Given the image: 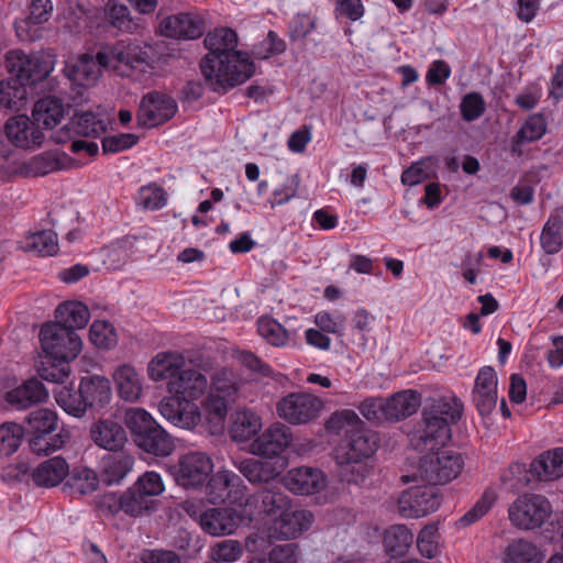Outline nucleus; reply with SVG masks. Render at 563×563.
Returning <instances> with one entry per match:
<instances>
[{"label":"nucleus","instance_id":"f257e3e1","mask_svg":"<svg viewBox=\"0 0 563 563\" xmlns=\"http://www.w3.org/2000/svg\"><path fill=\"white\" fill-rule=\"evenodd\" d=\"M203 43L209 53L201 59L200 69L211 90L227 92L254 75L255 65L249 54L235 49L234 30L216 29L206 35Z\"/></svg>","mask_w":563,"mask_h":563},{"label":"nucleus","instance_id":"f03ea898","mask_svg":"<svg viewBox=\"0 0 563 563\" xmlns=\"http://www.w3.org/2000/svg\"><path fill=\"white\" fill-rule=\"evenodd\" d=\"M330 432L344 431L345 437L334 451L339 465V477L347 484H361L368 474L363 463L378 448L377 434L368 429L355 411L345 409L335 411L325 423Z\"/></svg>","mask_w":563,"mask_h":563},{"label":"nucleus","instance_id":"7ed1b4c3","mask_svg":"<svg viewBox=\"0 0 563 563\" xmlns=\"http://www.w3.org/2000/svg\"><path fill=\"white\" fill-rule=\"evenodd\" d=\"M462 402L455 398L429 399L410 435V445L421 453L442 448L451 439V424L461 419Z\"/></svg>","mask_w":563,"mask_h":563},{"label":"nucleus","instance_id":"20e7f679","mask_svg":"<svg viewBox=\"0 0 563 563\" xmlns=\"http://www.w3.org/2000/svg\"><path fill=\"white\" fill-rule=\"evenodd\" d=\"M23 431L30 435L29 448L37 455H48L62 449L68 440L67 434L58 431L57 413L48 408L31 411L23 420Z\"/></svg>","mask_w":563,"mask_h":563},{"label":"nucleus","instance_id":"39448f33","mask_svg":"<svg viewBox=\"0 0 563 563\" xmlns=\"http://www.w3.org/2000/svg\"><path fill=\"white\" fill-rule=\"evenodd\" d=\"M124 421L135 444L146 453L168 456L174 451L172 437L142 408L125 411Z\"/></svg>","mask_w":563,"mask_h":563},{"label":"nucleus","instance_id":"423d86ee","mask_svg":"<svg viewBox=\"0 0 563 563\" xmlns=\"http://www.w3.org/2000/svg\"><path fill=\"white\" fill-rule=\"evenodd\" d=\"M313 522V515L308 510L288 508L278 517L273 518L263 531L253 532L246 538V547L251 551H264L273 540H290L307 531Z\"/></svg>","mask_w":563,"mask_h":563},{"label":"nucleus","instance_id":"0eeeda50","mask_svg":"<svg viewBox=\"0 0 563 563\" xmlns=\"http://www.w3.org/2000/svg\"><path fill=\"white\" fill-rule=\"evenodd\" d=\"M150 47L137 40H121L106 44L98 51V57L104 68H112L121 76H131L139 69L145 71L151 67Z\"/></svg>","mask_w":563,"mask_h":563},{"label":"nucleus","instance_id":"6e6552de","mask_svg":"<svg viewBox=\"0 0 563 563\" xmlns=\"http://www.w3.org/2000/svg\"><path fill=\"white\" fill-rule=\"evenodd\" d=\"M420 457L415 477L438 487L456 478L462 472L464 460L457 452L451 450L424 451Z\"/></svg>","mask_w":563,"mask_h":563},{"label":"nucleus","instance_id":"1a4fd4ad","mask_svg":"<svg viewBox=\"0 0 563 563\" xmlns=\"http://www.w3.org/2000/svg\"><path fill=\"white\" fill-rule=\"evenodd\" d=\"M40 341L45 358L69 363L81 351V340L73 331L59 323H45L40 331Z\"/></svg>","mask_w":563,"mask_h":563},{"label":"nucleus","instance_id":"9d476101","mask_svg":"<svg viewBox=\"0 0 563 563\" xmlns=\"http://www.w3.org/2000/svg\"><path fill=\"white\" fill-rule=\"evenodd\" d=\"M5 67L14 79H20L26 87L45 79L54 68L51 56L36 52L10 51L5 55Z\"/></svg>","mask_w":563,"mask_h":563},{"label":"nucleus","instance_id":"9b49d317","mask_svg":"<svg viewBox=\"0 0 563 563\" xmlns=\"http://www.w3.org/2000/svg\"><path fill=\"white\" fill-rule=\"evenodd\" d=\"M509 519L514 526L525 530L540 528L552 514L550 501L542 495L525 494L509 507Z\"/></svg>","mask_w":563,"mask_h":563},{"label":"nucleus","instance_id":"f8f14e48","mask_svg":"<svg viewBox=\"0 0 563 563\" xmlns=\"http://www.w3.org/2000/svg\"><path fill=\"white\" fill-rule=\"evenodd\" d=\"M440 489L420 485L404 490L398 498V512L404 518H421L434 512L441 505Z\"/></svg>","mask_w":563,"mask_h":563},{"label":"nucleus","instance_id":"ddd939ff","mask_svg":"<svg viewBox=\"0 0 563 563\" xmlns=\"http://www.w3.org/2000/svg\"><path fill=\"white\" fill-rule=\"evenodd\" d=\"M213 471V463L203 452H189L183 455L172 468L177 485L184 488H197L206 484Z\"/></svg>","mask_w":563,"mask_h":563},{"label":"nucleus","instance_id":"4468645a","mask_svg":"<svg viewBox=\"0 0 563 563\" xmlns=\"http://www.w3.org/2000/svg\"><path fill=\"white\" fill-rule=\"evenodd\" d=\"M177 111L175 99L166 93L151 91L140 103L137 123L144 128H154L170 120Z\"/></svg>","mask_w":563,"mask_h":563},{"label":"nucleus","instance_id":"2eb2a0df","mask_svg":"<svg viewBox=\"0 0 563 563\" xmlns=\"http://www.w3.org/2000/svg\"><path fill=\"white\" fill-rule=\"evenodd\" d=\"M322 407V401L307 393H291L277 404L278 415L291 424L306 423L313 419Z\"/></svg>","mask_w":563,"mask_h":563},{"label":"nucleus","instance_id":"dca6fc26","mask_svg":"<svg viewBox=\"0 0 563 563\" xmlns=\"http://www.w3.org/2000/svg\"><path fill=\"white\" fill-rule=\"evenodd\" d=\"M292 440L289 427L276 422L268 427L252 443V452L255 455L271 461H285L282 454L287 450Z\"/></svg>","mask_w":563,"mask_h":563},{"label":"nucleus","instance_id":"f3484780","mask_svg":"<svg viewBox=\"0 0 563 563\" xmlns=\"http://www.w3.org/2000/svg\"><path fill=\"white\" fill-rule=\"evenodd\" d=\"M498 378L492 366L482 367L475 378L472 400L482 417L489 416L497 406Z\"/></svg>","mask_w":563,"mask_h":563},{"label":"nucleus","instance_id":"a211bd4d","mask_svg":"<svg viewBox=\"0 0 563 563\" xmlns=\"http://www.w3.org/2000/svg\"><path fill=\"white\" fill-rule=\"evenodd\" d=\"M4 133L12 145L24 150L38 147L44 141L41 129L26 115L10 118L4 125Z\"/></svg>","mask_w":563,"mask_h":563},{"label":"nucleus","instance_id":"6ab92c4d","mask_svg":"<svg viewBox=\"0 0 563 563\" xmlns=\"http://www.w3.org/2000/svg\"><path fill=\"white\" fill-rule=\"evenodd\" d=\"M158 409L166 420L184 429L194 428L201 419L198 406L178 395L163 399Z\"/></svg>","mask_w":563,"mask_h":563},{"label":"nucleus","instance_id":"aec40b11","mask_svg":"<svg viewBox=\"0 0 563 563\" xmlns=\"http://www.w3.org/2000/svg\"><path fill=\"white\" fill-rule=\"evenodd\" d=\"M161 32L164 36L177 40H195L203 33L202 19L192 13H178L162 20Z\"/></svg>","mask_w":563,"mask_h":563},{"label":"nucleus","instance_id":"412c9836","mask_svg":"<svg viewBox=\"0 0 563 563\" xmlns=\"http://www.w3.org/2000/svg\"><path fill=\"white\" fill-rule=\"evenodd\" d=\"M284 482L286 488L297 495H312L327 485L325 475L320 470L309 466L288 471Z\"/></svg>","mask_w":563,"mask_h":563},{"label":"nucleus","instance_id":"4be33fe9","mask_svg":"<svg viewBox=\"0 0 563 563\" xmlns=\"http://www.w3.org/2000/svg\"><path fill=\"white\" fill-rule=\"evenodd\" d=\"M234 465L250 483L262 484L275 479L283 472L285 461L247 457L234 462Z\"/></svg>","mask_w":563,"mask_h":563},{"label":"nucleus","instance_id":"5701e85b","mask_svg":"<svg viewBox=\"0 0 563 563\" xmlns=\"http://www.w3.org/2000/svg\"><path fill=\"white\" fill-rule=\"evenodd\" d=\"M89 433L92 442L98 448L108 452L123 449L128 441L124 428L111 419H103L92 423Z\"/></svg>","mask_w":563,"mask_h":563},{"label":"nucleus","instance_id":"b1692460","mask_svg":"<svg viewBox=\"0 0 563 563\" xmlns=\"http://www.w3.org/2000/svg\"><path fill=\"white\" fill-rule=\"evenodd\" d=\"M48 391L37 378H30L5 393V401L16 410L46 401Z\"/></svg>","mask_w":563,"mask_h":563},{"label":"nucleus","instance_id":"393cba45","mask_svg":"<svg viewBox=\"0 0 563 563\" xmlns=\"http://www.w3.org/2000/svg\"><path fill=\"white\" fill-rule=\"evenodd\" d=\"M134 457L123 449L104 454L100 460L101 477L108 485L119 484L133 468Z\"/></svg>","mask_w":563,"mask_h":563},{"label":"nucleus","instance_id":"a878e982","mask_svg":"<svg viewBox=\"0 0 563 563\" xmlns=\"http://www.w3.org/2000/svg\"><path fill=\"white\" fill-rule=\"evenodd\" d=\"M207 387V377L192 368L183 367L176 379L168 382L170 393L192 402L205 394Z\"/></svg>","mask_w":563,"mask_h":563},{"label":"nucleus","instance_id":"bb28decb","mask_svg":"<svg viewBox=\"0 0 563 563\" xmlns=\"http://www.w3.org/2000/svg\"><path fill=\"white\" fill-rule=\"evenodd\" d=\"M241 522L233 508H210L201 516V528L212 536L231 534Z\"/></svg>","mask_w":563,"mask_h":563},{"label":"nucleus","instance_id":"cd10ccee","mask_svg":"<svg viewBox=\"0 0 563 563\" xmlns=\"http://www.w3.org/2000/svg\"><path fill=\"white\" fill-rule=\"evenodd\" d=\"M529 473L538 481H554L563 476V448L541 453L536 457L529 468Z\"/></svg>","mask_w":563,"mask_h":563},{"label":"nucleus","instance_id":"c85d7f7f","mask_svg":"<svg viewBox=\"0 0 563 563\" xmlns=\"http://www.w3.org/2000/svg\"><path fill=\"white\" fill-rule=\"evenodd\" d=\"M80 387L88 409L99 410L106 407L112 398L110 380L103 376L82 377Z\"/></svg>","mask_w":563,"mask_h":563},{"label":"nucleus","instance_id":"c756f323","mask_svg":"<svg viewBox=\"0 0 563 563\" xmlns=\"http://www.w3.org/2000/svg\"><path fill=\"white\" fill-rule=\"evenodd\" d=\"M101 68L104 67L99 60L98 53L96 56L84 54L67 67V77L80 87H90L100 77Z\"/></svg>","mask_w":563,"mask_h":563},{"label":"nucleus","instance_id":"7c9ffc66","mask_svg":"<svg viewBox=\"0 0 563 563\" xmlns=\"http://www.w3.org/2000/svg\"><path fill=\"white\" fill-rule=\"evenodd\" d=\"M540 246L547 255L563 249V206L550 213L540 233Z\"/></svg>","mask_w":563,"mask_h":563},{"label":"nucleus","instance_id":"2f4dec72","mask_svg":"<svg viewBox=\"0 0 563 563\" xmlns=\"http://www.w3.org/2000/svg\"><path fill=\"white\" fill-rule=\"evenodd\" d=\"M261 428V418L251 409H238L231 415L229 433L235 442L249 441Z\"/></svg>","mask_w":563,"mask_h":563},{"label":"nucleus","instance_id":"473e14b6","mask_svg":"<svg viewBox=\"0 0 563 563\" xmlns=\"http://www.w3.org/2000/svg\"><path fill=\"white\" fill-rule=\"evenodd\" d=\"M249 506H253L257 515L278 517L289 506L288 497L280 490L262 489L253 494L247 501Z\"/></svg>","mask_w":563,"mask_h":563},{"label":"nucleus","instance_id":"72a5a7b5","mask_svg":"<svg viewBox=\"0 0 563 563\" xmlns=\"http://www.w3.org/2000/svg\"><path fill=\"white\" fill-rule=\"evenodd\" d=\"M386 421H400L417 411L420 396L413 390H402L385 399Z\"/></svg>","mask_w":563,"mask_h":563},{"label":"nucleus","instance_id":"f704fd0d","mask_svg":"<svg viewBox=\"0 0 563 563\" xmlns=\"http://www.w3.org/2000/svg\"><path fill=\"white\" fill-rule=\"evenodd\" d=\"M185 367V357L178 353H158L148 364V376L155 380L176 379Z\"/></svg>","mask_w":563,"mask_h":563},{"label":"nucleus","instance_id":"c9c22d12","mask_svg":"<svg viewBox=\"0 0 563 563\" xmlns=\"http://www.w3.org/2000/svg\"><path fill=\"white\" fill-rule=\"evenodd\" d=\"M69 474V465L65 459L55 456L41 463L32 473L37 486L53 487Z\"/></svg>","mask_w":563,"mask_h":563},{"label":"nucleus","instance_id":"e433bc0d","mask_svg":"<svg viewBox=\"0 0 563 563\" xmlns=\"http://www.w3.org/2000/svg\"><path fill=\"white\" fill-rule=\"evenodd\" d=\"M64 104L56 97L47 96L37 100L33 107L32 118L35 124L44 129L55 128L64 118Z\"/></svg>","mask_w":563,"mask_h":563},{"label":"nucleus","instance_id":"4c0bfd02","mask_svg":"<svg viewBox=\"0 0 563 563\" xmlns=\"http://www.w3.org/2000/svg\"><path fill=\"white\" fill-rule=\"evenodd\" d=\"M241 477L232 471L221 470L213 474L207 485V498L216 505L229 499L231 489L240 486Z\"/></svg>","mask_w":563,"mask_h":563},{"label":"nucleus","instance_id":"58836bf2","mask_svg":"<svg viewBox=\"0 0 563 563\" xmlns=\"http://www.w3.org/2000/svg\"><path fill=\"white\" fill-rule=\"evenodd\" d=\"M89 309L80 301H66L57 306L55 310L56 321L67 329H84L89 321Z\"/></svg>","mask_w":563,"mask_h":563},{"label":"nucleus","instance_id":"ea45409f","mask_svg":"<svg viewBox=\"0 0 563 563\" xmlns=\"http://www.w3.org/2000/svg\"><path fill=\"white\" fill-rule=\"evenodd\" d=\"M547 131V122L542 114L530 115L519 131L511 137L510 150L514 154L521 155V145L540 140Z\"/></svg>","mask_w":563,"mask_h":563},{"label":"nucleus","instance_id":"a19ab883","mask_svg":"<svg viewBox=\"0 0 563 563\" xmlns=\"http://www.w3.org/2000/svg\"><path fill=\"white\" fill-rule=\"evenodd\" d=\"M119 396L126 401H136L142 394L140 374L129 365L120 366L114 373Z\"/></svg>","mask_w":563,"mask_h":563},{"label":"nucleus","instance_id":"79ce46f5","mask_svg":"<svg viewBox=\"0 0 563 563\" xmlns=\"http://www.w3.org/2000/svg\"><path fill=\"white\" fill-rule=\"evenodd\" d=\"M155 501L147 500L133 486L126 492L114 497V511H123L124 514L139 517L154 509Z\"/></svg>","mask_w":563,"mask_h":563},{"label":"nucleus","instance_id":"37998d69","mask_svg":"<svg viewBox=\"0 0 563 563\" xmlns=\"http://www.w3.org/2000/svg\"><path fill=\"white\" fill-rule=\"evenodd\" d=\"M412 541L413 534L405 525L391 526L384 536L386 552L393 558L405 555Z\"/></svg>","mask_w":563,"mask_h":563},{"label":"nucleus","instance_id":"c03bdc74","mask_svg":"<svg viewBox=\"0 0 563 563\" xmlns=\"http://www.w3.org/2000/svg\"><path fill=\"white\" fill-rule=\"evenodd\" d=\"M27 89L20 79L10 78L0 82V107L20 111L24 107Z\"/></svg>","mask_w":563,"mask_h":563},{"label":"nucleus","instance_id":"a18cd8bd","mask_svg":"<svg viewBox=\"0 0 563 563\" xmlns=\"http://www.w3.org/2000/svg\"><path fill=\"white\" fill-rule=\"evenodd\" d=\"M70 125L74 132L81 136L99 137L107 130L104 120L91 111L76 112Z\"/></svg>","mask_w":563,"mask_h":563},{"label":"nucleus","instance_id":"49530a36","mask_svg":"<svg viewBox=\"0 0 563 563\" xmlns=\"http://www.w3.org/2000/svg\"><path fill=\"white\" fill-rule=\"evenodd\" d=\"M56 402L70 416L81 417L88 410L81 387L78 389L66 386L53 390Z\"/></svg>","mask_w":563,"mask_h":563},{"label":"nucleus","instance_id":"de8ad7c7","mask_svg":"<svg viewBox=\"0 0 563 563\" xmlns=\"http://www.w3.org/2000/svg\"><path fill=\"white\" fill-rule=\"evenodd\" d=\"M66 486L74 494L88 495L98 488L99 477L91 468L86 466L74 467L71 472L69 471Z\"/></svg>","mask_w":563,"mask_h":563},{"label":"nucleus","instance_id":"09e8293b","mask_svg":"<svg viewBox=\"0 0 563 563\" xmlns=\"http://www.w3.org/2000/svg\"><path fill=\"white\" fill-rule=\"evenodd\" d=\"M539 551L534 544L518 539L512 541L505 551L504 563H539Z\"/></svg>","mask_w":563,"mask_h":563},{"label":"nucleus","instance_id":"8fccbe9b","mask_svg":"<svg viewBox=\"0 0 563 563\" xmlns=\"http://www.w3.org/2000/svg\"><path fill=\"white\" fill-rule=\"evenodd\" d=\"M231 402V400L223 398V396L209 393L205 401V411L207 420L212 424V433H217L223 429L224 419Z\"/></svg>","mask_w":563,"mask_h":563},{"label":"nucleus","instance_id":"3c124183","mask_svg":"<svg viewBox=\"0 0 563 563\" xmlns=\"http://www.w3.org/2000/svg\"><path fill=\"white\" fill-rule=\"evenodd\" d=\"M25 249L43 256L55 255L58 251L57 234L52 230L34 232L26 238Z\"/></svg>","mask_w":563,"mask_h":563},{"label":"nucleus","instance_id":"603ef678","mask_svg":"<svg viewBox=\"0 0 563 563\" xmlns=\"http://www.w3.org/2000/svg\"><path fill=\"white\" fill-rule=\"evenodd\" d=\"M106 15L111 26L121 32L132 33L137 27V24L131 16L129 8L115 0H110L108 2Z\"/></svg>","mask_w":563,"mask_h":563},{"label":"nucleus","instance_id":"864d4df0","mask_svg":"<svg viewBox=\"0 0 563 563\" xmlns=\"http://www.w3.org/2000/svg\"><path fill=\"white\" fill-rule=\"evenodd\" d=\"M23 428L14 422L0 426V456H10L18 451L23 439Z\"/></svg>","mask_w":563,"mask_h":563},{"label":"nucleus","instance_id":"5fc2aeb1","mask_svg":"<svg viewBox=\"0 0 563 563\" xmlns=\"http://www.w3.org/2000/svg\"><path fill=\"white\" fill-rule=\"evenodd\" d=\"M260 335L274 346H284L289 339L287 330L276 320L262 317L257 321Z\"/></svg>","mask_w":563,"mask_h":563},{"label":"nucleus","instance_id":"6e6d98bb","mask_svg":"<svg viewBox=\"0 0 563 563\" xmlns=\"http://www.w3.org/2000/svg\"><path fill=\"white\" fill-rule=\"evenodd\" d=\"M89 338L93 345L104 350H110L118 343L115 329L107 321H95L90 325Z\"/></svg>","mask_w":563,"mask_h":563},{"label":"nucleus","instance_id":"4d7b16f0","mask_svg":"<svg viewBox=\"0 0 563 563\" xmlns=\"http://www.w3.org/2000/svg\"><path fill=\"white\" fill-rule=\"evenodd\" d=\"M238 393L239 383L234 374L227 368L217 372L212 380L210 394H218V396H223V398L234 401Z\"/></svg>","mask_w":563,"mask_h":563},{"label":"nucleus","instance_id":"13d9d810","mask_svg":"<svg viewBox=\"0 0 563 563\" xmlns=\"http://www.w3.org/2000/svg\"><path fill=\"white\" fill-rule=\"evenodd\" d=\"M439 540L438 526L434 523L424 526L417 537L419 553L428 559L435 558L439 554Z\"/></svg>","mask_w":563,"mask_h":563},{"label":"nucleus","instance_id":"bf43d9fd","mask_svg":"<svg viewBox=\"0 0 563 563\" xmlns=\"http://www.w3.org/2000/svg\"><path fill=\"white\" fill-rule=\"evenodd\" d=\"M38 376L51 383L63 384L70 374L68 363L58 362L49 358L41 362L37 368Z\"/></svg>","mask_w":563,"mask_h":563},{"label":"nucleus","instance_id":"052dcab7","mask_svg":"<svg viewBox=\"0 0 563 563\" xmlns=\"http://www.w3.org/2000/svg\"><path fill=\"white\" fill-rule=\"evenodd\" d=\"M59 168L58 157L49 152L38 154L24 164L25 172L33 176H44Z\"/></svg>","mask_w":563,"mask_h":563},{"label":"nucleus","instance_id":"680f3d73","mask_svg":"<svg viewBox=\"0 0 563 563\" xmlns=\"http://www.w3.org/2000/svg\"><path fill=\"white\" fill-rule=\"evenodd\" d=\"M317 26V18L308 13H297L288 24L291 42L303 41Z\"/></svg>","mask_w":563,"mask_h":563},{"label":"nucleus","instance_id":"e2e57ef3","mask_svg":"<svg viewBox=\"0 0 563 563\" xmlns=\"http://www.w3.org/2000/svg\"><path fill=\"white\" fill-rule=\"evenodd\" d=\"M486 110V102L479 92L473 91L463 96L460 103L461 115L464 121L473 122L481 118Z\"/></svg>","mask_w":563,"mask_h":563},{"label":"nucleus","instance_id":"0e129e2a","mask_svg":"<svg viewBox=\"0 0 563 563\" xmlns=\"http://www.w3.org/2000/svg\"><path fill=\"white\" fill-rule=\"evenodd\" d=\"M494 500V494L485 492L475 505L456 521V526L465 528L478 521L492 508Z\"/></svg>","mask_w":563,"mask_h":563},{"label":"nucleus","instance_id":"69168bd1","mask_svg":"<svg viewBox=\"0 0 563 563\" xmlns=\"http://www.w3.org/2000/svg\"><path fill=\"white\" fill-rule=\"evenodd\" d=\"M137 200L140 206L150 210L162 209L167 203L165 190L154 184L143 186L139 191Z\"/></svg>","mask_w":563,"mask_h":563},{"label":"nucleus","instance_id":"338daca9","mask_svg":"<svg viewBox=\"0 0 563 563\" xmlns=\"http://www.w3.org/2000/svg\"><path fill=\"white\" fill-rule=\"evenodd\" d=\"M133 487L147 500H153L152 497L161 495L165 489L163 479L156 472H146Z\"/></svg>","mask_w":563,"mask_h":563},{"label":"nucleus","instance_id":"774afa93","mask_svg":"<svg viewBox=\"0 0 563 563\" xmlns=\"http://www.w3.org/2000/svg\"><path fill=\"white\" fill-rule=\"evenodd\" d=\"M242 554L241 545L235 540H224L217 543L210 551L211 559L222 563L236 561Z\"/></svg>","mask_w":563,"mask_h":563}]
</instances>
